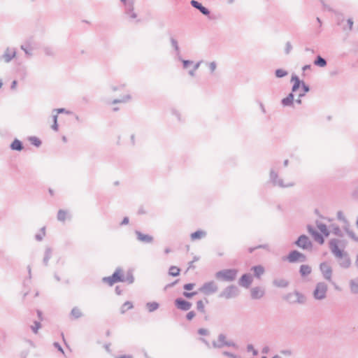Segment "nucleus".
I'll return each instance as SVG.
<instances>
[{
	"mask_svg": "<svg viewBox=\"0 0 358 358\" xmlns=\"http://www.w3.org/2000/svg\"><path fill=\"white\" fill-rule=\"evenodd\" d=\"M291 81L293 83L292 91L299 98L303 96L308 92V87L303 82L301 81L296 76H292Z\"/></svg>",
	"mask_w": 358,
	"mask_h": 358,
	"instance_id": "nucleus-1",
	"label": "nucleus"
},
{
	"mask_svg": "<svg viewBox=\"0 0 358 358\" xmlns=\"http://www.w3.org/2000/svg\"><path fill=\"white\" fill-rule=\"evenodd\" d=\"M238 270L235 268L224 269L218 271L215 276L218 280L231 282L236 278Z\"/></svg>",
	"mask_w": 358,
	"mask_h": 358,
	"instance_id": "nucleus-2",
	"label": "nucleus"
},
{
	"mask_svg": "<svg viewBox=\"0 0 358 358\" xmlns=\"http://www.w3.org/2000/svg\"><path fill=\"white\" fill-rule=\"evenodd\" d=\"M124 280V275L122 269L117 268L115 273L108 277L103 278V282L108 285L109 286L113 285L115 283L119 282H123Z\"/></svg>",
	"mask_w": 358,
	"mask_h": 358,
	"instance_id": "nucleus-3",
	"label": "nucleus"
},
{
	"mask_svg": "<svg viewBox=\"0 0 358 358\" xmlns=\"http://www.w3.org/2000/svg\"><path fill=\"white\" fill-rule=\"evenodd\" d=\"M327 290V287L324 283H318L316 286V288L314 291V296L317 299H322L325 297L326 292Z\"/></svg>",
	"mask_w": 358,
	"mask_h": 358,
	"instance_id": "nucleus-4",
	"label": "nucleus"
},
{
	"mask_svg": "<svg viewBox=\"0 0 358 358\" xmlns=\"http://www.w3.org/2000/svg\"><path fill=\"white\" fill-rule=\"evenodd\" d=\"M217 287L213 282L205 283L201 288L200 291L206 294H210L217 291Z\"/></svg>",
	"mask_w": 358,
	"mask_h": 358,
	"instance_id": "nucleus-5",
	"label": "nucleus"
},
{
	"mask_svg": "<svg viewBox=\"0 0 358 358\" xmlns=\"http://www.w3.org/2000/svg\"><path fill=\"white\" fill-rule=\"evenodd\" d=\"M176 306L181 310H188L192 307V303L187 301H185L182 299H177L175 301Z\"/></svg>",
	"mask_w": 358,
	"mask_h": 358,
	"instance_id": "nucleus-6",
	"label": "nucleus"
},
{
	"mask_svg": "<svg viewBox=\"0 0 358 358\" xmlns=\"http://www.w3.org/2000/svg\"><path fill=\"white\" fill-rule=\"evenodd\" d=\"M287 259L290 262H301L305 259V256L297 251H293L288 255Z\"/></svg>",
	"mask_w": 358,
	"mask_h": 358,
	"instance_id": "nucleus-7",
	"label": "nucleus"
},
{
	"mask_svg": "<svg viewBox=\"0 0 358 358\" xmlns=\"http://www.w3.org/2000/svg\"><path fill=\"white\" fill-rule=\"evenodd\" d=\"M194 287H195V284H194V283H188V284H185L183 286V288H184V289L185 291H191L192 289H194ZM196 294V292H183V296H185L187 299H191L194 296H195Z\"/></svg>",
	"mask_w": 358,
	"mask_h": 358,
	"instance_id": "nucleus-8",
	"label": "nucleus"
},
{
	"mask_svg": "<svg viewBox=\"0 0 358 358\" xmlns=\"http://www.w3.org/2000/svg\"><path fill=\"white\" fill-rule=\"evenodd\" d=\"M321 271L324 276V278L327 280H330L331 277L332 270L331 266L327 263H322L320 265Z\"/></svg>",
	"mask_w": 358,
	"mask_h": 358,
	"instance_id": "nucleus-9",
	"label": "nucleus"
},
{
	"mask_svg": "<svg viewBox=\"0 0 358 358\" xmlns=\"http://www.w3.org/2000/svg\"><path fill=\"white\" fill-rule=\"evenodd\" d=\"M296 243L299 247L304 249L310 246V242L308 238L306 236H301Z\"/></svg>",
	"mask_w": 358,
	"mask_h": 358,
	"instance_id": "nucleus-10",
	"label": "nucleus"
},
{
	"mask_svg": "<svg viewBox=\"0 0 358 358\" xmlns=\"http://www.w3.org/2000/svg\"><path fill=\"white\" fill-rule=\"evenodd\" d=\"M330 248H331V250L332 251V252L336 256V257H341L342 255H343V252L341 251V250H340L338 248V241H336V240H332L331 242H330Z\"/></svg>",
	"mask_w": 358,
	"mask_h": 358,
	"instance_id": "nucleus-11",
	"label": "nucleus"
},
{
	"mask_svg": "<svg viewBox=\"0 0 358 358\" xmlns=\"http://www.w3.org/2000/svg\"><path fill=\"white\" fill-rule=\"evenodd\" d=\"M136 234L137 236L138 240L143 243H151L153 240L152 236L143 234L141 231H136Z\"/></svg>",
	"mask_w": 358,
	"mask_h": 358,
	"instance_id": "nucleus-12",
	"label": "nucleus"
},
{
	"mask_svg": "<svg viewBox=\"0 0 358 358\" xmlns=\"http://www.w3.org/2000/svg\"><path fill=\"white\" fill-rule=\"evenodd\" d=\"M292 303H303L305 301L304 296L299 292H294L289 296Z\"/></svg>",
	"mask_w": 358,
	"mask_h": 358,
	"instance_id": "nucleus-13",
	"label": "nucleus"
},
{
	"mask_svg": "<svg viewBox=\"0 0 358 358\" xmlns=\"http://www.w3.org/2000/svg\"><path fill=\"white\" fill-rule=\"evenodd\" d=\"M252 282V277L248 274H244L239 280V283L241 286L248 287Z\"/></svg>",
	"mask_w": 358,
	"mask_h": 358,
	"instance_id": "nucleus-14",
	"label": "nucleus"
},
{
	"mask_svg": "<svg viewBox=\"0 0 358 358\" xmlns=\"http://www.w3.org/2000/svg\"><path fill=\"white\" fill-rule=\"evenodd\" d=\"M309 232L315 241L318 242L320 244H322L324 243L323 236L318 231L309 229Z\"/></svg>",
	"mask_w": 358,
	"mask_h": 358,
	"instance_id": "nucleus-15",
	"label": "nucleus"
},
{
	"mask_svg": "<svg viewBox=\"0 0 358 358\" xmlns=\"http://www.w3.org/2000/svg\"><path fill=\"white\" fill-rule=\"evenodd\" d=\"M191 4L196 8L199 9L203 14L204 15H208L209 11L208 10L203 7L200 3H199L196 1L192 0L191 1Z\"/></svg>",
	"mask_w": 358,
	"mask_h": 358,
	"instance_id": "nucleus-16",
	"label": "nucleus"
},
{
	"mask_svg": "<svg viewBox=\"0 0 358 358\" xmlns=\"http://www.w3.org/2000/svg\"><path fill=\"white\" fill-rule=\"evenodd\" d=\"M251 295L253 299H259L264 295V291L260 288H254L251 290Z\"/></svg>",
	"mask_w": 358,
	"mask_h": 358,
	"instance_id": "nucleus-17",
	"label": "nucleus"
},
{
	"mask_svg": "<svg viewBox=\"0 0 358 358\" xmlns=\"http://www.w3.org/2000/svg\"><path fill=\"white\" fill-rule=\"evenodd\" d=\"M252 270L254 271L255 275L257 278H259L264 273V268L262 266H253Z\"/></svg>",
	"mask_w": 358,
	"mask_h": 358,
	"instance_id": "nucleus-18",
	"label": "nucleus"
},
{
	"mask_svg": "<svg viewBox=\"0 0 358 358\" xmlns=\"http://www.w3.org/2000/svg\"><path fill=\"white\" fill-rule=\"evenodd\" d=\"M294 100V94L293 92L290 93L286 98H284L282 100V103L285 106H290Z\"/></svg>",
	"mask_w": 358,
	"mask_h": 358,
	"instance_id": "nucleus-19",
	"label": "nucleus"
},
{
	"mask_svg": "<svg viewBox=\"0 0 358 358\" xmlns=\"http://www.w3.org/2000/svg\"><path fill=\"white\" fill-rule=\"evenodd\" d=\"M227 343V337L224 335H220L217 338V341L215 342V346L220 347Z\"/></svg>",
	"mask_w": 358,
	"mask_h": 358,
	"instance_id": "nucleus-20",
	"label": "nucleus"
},
{
	"mask_svg": "<svg viewBox=\"0 0 358 358\" xmlns=\"http://www.w3.org/2000/svg\"><path fill=\"white\" fill-rule=\"evenodd\" d=\"M159 305L157 302L152 301L146 303V308L149 312H153L159 308Z\"/></svg>",
	"mask_w": 358,
	"mask_h": 358,
	"instance_id": "nucleus-21",
	"label": "nucleus"
},
{
	"mask_svg": "<svg viewBox=\"0 0 358 358\" xmlns=\"http://www.w3.org/2000/svg\"><path fill=\"white\" fill-rule=\"evenodd\" d=\"M205 235H206V233L203 231H196L194 233H192L191 234V239L192 241L197 240V239H201L203 236H205Z\"/></svg>",
	"mask_w": 358,
	"mask_h": 358,
	"instance_id": "nucleus-22",
	"label": "nucleus"
},
{
	"mask_svg": "<svg viewBox=\"0 0 358 358\" xmlns=\"http://www.w3.org/2000/svg\"><path fill=\"white\" fill-rule=\"evenodd\" d=\"M300 273L303 276L308 275L311 273V268L308 265H302L300 268Z\"/></svg>",
	"mask_w": 358,
	"mask_h": 358,
	"instance_id": "nucleus-23",
	"label": "nucleus"
},
{
	"mask_svg": "<svg viewBox=\"0 0 358 358\" xmlns=\"http://www.w3.org/2000/svg\"><path fill=\"white\" fill-rule=\"evenodd\" d=\"M133 308V304L130 301L125 302L121 307V313H124L126 311Z\"/></svg>",
	"mask_w": 358,
	"mask_h": 358,
	"instance_id": "nucleus-24",
	"label": "nucleus"
},
{
	"mask_svg": "<svg viewBox=\"0 0 358 358\" xmlns=\"http://www.w3.org/2000/svg\"><path fill=\"white\" fill-rule=\"evenodd\" d=\"M274 284L277 287H284L287 285L288 282L285 279H277L274 281Z\"/></svg>",
	"mask_w": 358,
	"mask_h": 358,
	"instance_id": "nucleus-25",
	"label": "nucleus"
},
{
	"mask_svg": "<svg viewBox=\"0 0 358 358\" xmlns=\"http://www.w3.org/2000/svg\"><path fill=\"white\" fill-rule=\"evenodd\" d=\"M11 148L15 150H21L22 149L21 142L18 140H15L11 144Z\"/></svg>",
	"mask_w": 358,
	"mask_h": 358,
	"instance_id": "nucleus-26",
	"label": "nucleus"
},
{
	"mask_svg": "<svg viewBox=\"0 0 358 358\" xmlns=\"http://www.w3.org/2000/svg\"><path fill=\"white\" fill-rule=\"evenodd\" d=\"M314 63L315 65L320 66V67H324L327 64L325 59L320 56L317 57V59L315 61Z\"/></svg>",
	"mask_w": 358,
	"mask_h": 358,
	"instance_id": "nucleus-27",
	"label": "nucleus"
},
{
	"mask_svg": "<svg viewBox=\"0 0 358 358\" xmlns=\"http://www.w3.org/2000/svg\"><path fill=\"white\" fill-rule=\"evenodd\" d=\"M180 268L177 266H171L169 268V274L172 276H178L180 274Z\"/></svg>",
	"mask_w": 358,
	"mask_h": 358,
	"instance_id": "nucleus-28",
	"label": "nucleus"
},
{
	"mask_svg": "<svg viewBox=\"0 0 358 358\" xmlns=\"http://www.w3.org/2000/svg\"><path fill=\"white\" fill-rule=\"evenodd\" d=\"M196 308L201 313H205V303L202 300H199L196 302Z\"/></svg>",
	"mask_w": 358,
	"mask_h": 358,
	"instance_id": "nucleus-29",
	"label": "nucleus"
},
{
	"mask_svg": "<svg viewBox=\"0 0 358 358\" xmlns=\"http://www.w3.org/2000/svg\"><path fill=\"white\" fill-rule=\"evenodd\" d=\"M67 217V213L65 210H60L58 212L57 218L60 221H64Z\"/></svg>",
	"mask_w": 358,
	"mask_h": 358,
	"instance_id": "nucleus-30",
	"label": "nucleus"
},
{
	"mask_svg": "<svg viewBox=\"0 0 358 358\" xmlns=\"http://www.w3.org/2000/svg\"><path fill=\"white\" fill-rule=\"evenodd\" d=\"M351 290L354 293H358V280L351 282Z\"/></svg>",
	"mask_w": 358,
	"mask_h": 358,
	"instance_id": "nucleus-31",
	"label": "nucleus"
},
{
	"mask_svg": "<svg viewBox=\"0 0 358 358\" xmlns=\"http://www.w3.org/2000/svg\"><path fill=\"white\" fill-rule=\"evenodd\" d=\"M287 74V71L282 69H278L275 71V76L278 78H282Z\"/></svg>",
	"mask_w": 358,
	"mask_h": 358,
	"instance_id": "nucleus-32",
	"label": "nucleus"
},
{
	"mask_svg": "<svg viewBox=\"0 0 358 358\" xmlns=\"http://www.w3.org/2000/svg\"><path fill=\"white\" fill-rule=\"evenodd\" d=\"M34 333L37 334L38 329L41 328V324L39 322H34V324L31 327Z\"/></svg>",
	"mask_w": 358,
	"mask_h": 358,
	"instance_id": "nucleus-33",
	"label": "nucleus"
},
{
	"mask_svg": "<svg viewBox=\"0 0 358 358\" xmlns=\"http://www.w3.org/2000/svg\"><path fill=\"white\" fill-rule=\"evenodd\" d=\"M201 63V62H199L194 64L193 69L189 71V73L191 76H194V71L199 67Z\"/></svg>",
	"mask_w": 358,
	"mask_h": 358,
	"instance_id": "nucleus-34",
	"label": "nucleus"
},
{
	"mask_svg": "<svg viewBox=\"0 0 358 358\" xmlns=\"http://www.w3.org/2000/svg\"><path fill=\"white\" fill-rule=\"evenodd\" d=\"M319 229L324 236H327L329 235V231L324 225L319 226Z\"/></svg>",
	"mask_w": 358,
	"mask_h": 358,
	"instance_id": "nucleus-35",
	"label": "nucleus"
},
{
	"mask_svg": "<svg viewBox=\"0 0 358 358\" xmlns=\"http://www.w3.org/2000/svg\"><path fill=\"white\" fill-rule=\"evenodd\" d=\"M53 122H54V124L52 126V128L53 130L57 131L58 130L57 115H55L53 116Z\"/></svg>",
	"mask_w": 358,
	"mask_h": 358,
	"instance_id": "nucleus-36",
	"label": "nucleus"
},
{
	"mask_svg": "<svg viewBox=\"0 0 358 358\" xmlns=\"http://www.w3.org/2000/svg\"><path fill=\"white\" fill-rule=\"evenodd\" d=\"M15 56V52H11L10 54L6 53L3 57L6 62H9Z\"/></svg>",
	"mask_w": 358,
	"mask_h": 358,
	"instance_id": "nucleus-37",
	"label": "nucleus"
},
{
	"mask_svg": "<svg viewBox=\"0 0 358 358\" xmlns=\"http://www.w3.org/2000/svg\"><path fill=\"white\" fill-rule=\"evenodd\" d=\"M31 143L36 146H39L41 145V141L36 137H32L30 138Z\"/></svg>",
	"mask_w": 358,
	"mask_h": 358,
	"instance_id": "nucleus-38",
	"label": "nucleus"
},
{
	"mask_svg": "<svg viewBox=\"0 0 358 358\" xmlns=\"http://www.w3.org/2000/svg\"><path fill=\"white\" fill-rule=\"evenodd\" d=\"M198 333L201 336H206L208 334V330L206 329L201 328L198 330Z\"/></svg>",
	"mask_w": 358,
	"mask_h": 358,
	"instance_id": "nucleus-39",
	"label": "nucleus"
},
{
	"mask_svg": "<svg viewBox=\"0 0 358 358\" xmlns=\"http://www.w3.org/2000/svg\"><path fill=\"white\" fill-rule=\"evenodd\" d=\"M196 315V313L194 311H189L186 317L188 320H192Z\"/></svg>",
	"mask_w": 358,
	"mask_h": 358,
	"instance_id": "nucleus-40",
	"label": "nucleus"
},
{
	"mask_svg": "<svg viewBox=\"0 0 358 358\" xmlns=\"http://www.w3.org/2000/svg\"><path fill=\"white\" fill-rule=\"evenodd\" d=\"M337 215L339 220L346 222L345 216L343 212H338Z\"/></svg>",
	"mask_w": 358,
	"mask_h": 358,
	"instance_id": "nucleus-41",
	"label": "nucleus"
},
{
	"mask_svg": "<svg viewBox=\"0 0 358 358\" xmlns=\"http://www.w3.org/2000/svg\"><path fill=\"white\" fill-rule=\"evenodd\" d=\"M209 68H210V71L212 73L214 72L215 69H216V64H215V62H210L209 64Z\"/></svg>",
	"mask_w": 358,
	"mask_h": 358,
	"instance_id": "nucleus-42",
	"label": "nucleus"
},
{
	"mask_svg": "<svg viewBox=\"0 0 358 358\" xmlns=\"http://www.w3.org/2000/svg\"><path fill=\"white\" fill-rule=\"evenodd\" d=\"M182 62L185 68H187L189 65L193 64V62L189 60H183Z\"/></svg>",
	"mask_w": 358,
	"mask_h": 358,
	"instance_id": "nucleus-43",
	"label": "nucleus"
},
{
	"mask_svg": "<svg viewBox=\"0 0 358 358\" xmlns=\"http://www.w3.org/2000/svg\"><path fill=\"white\" fill-rule=\"evenodd\" d=\"M56 112H57V113H67V114L70 113V112H69V111L66 110L64 108H59V109H57V110H56Z\"/></svg>",
	"mask_w": 358,
	"mask_h": 358,
	"instance_id": "nucleus-44",
	"label": "nucleus"
},
{
	"mask_svg": "<svg viewBox=\"0 0 358 358\" xmlns=\"http://www.w3.org/2000/svg\"><path fill=\"white\" fill-rule=\"evenodd\" d=\"M348 234L352 238L356 241H358V236H355L353 232L350 231Z\"/></svg>",
	"mask_w": 358,
	"mask_h": 358,
	"instance_id": "nucleus-45",
	"label": "nucleus"
},
{
	"mask_svg": "<svg viewBox=\"0 0 358 358\" xmlns=\"http://www.w3.org/2000/svg\"><path fill=\"white\" fill-rule=\"evenodd\" d=\"M126 101V99H115L113 101L114 103H120V102H124Z\"/></svg>",
	"mask_w": 358,
	"mask_h": 358,
	"instance_id": "nucleus-46",
	"label": "nucleus"
},
{
	"mask_svg": "<svg viewBox=\"0 0 358 358\" xmlns=\"http://www.w3.org/2000/svg\"><path fill=\"white\" fill-rule=\"evenodd\" d=\"M291 48H292V46H291L290 43H287V52H289Z\"/></svg>",
	"mask_w": 358,
	"mask_h": 358,
	"instance_id": "nucleus-47",
	"label": "nucleus"
},
{
	"mask_svg": "<svg viewBox=\"0 0 358 358\" xmlns=\"http://www.w3.org/2000/svg\"><path fill=\"white\" fill-rule=\"evenodd\" d=\"M55 345L57 347V348H58V350H59V351H61V352H63L62 348H61V346H60L59 344L55 343Z\"/></svg>",
	"mask_w": 358,
	"mask_h": 358,
	"instance_id": "nucleus-48",
	"label": "nucleus"
},
{
	"mask_svg": "<svg viewBox=\"0 0 358 358\" xmlns=\"http://www.w3.org/2000/svg\"><path fill=\"white\" fill-rule=\"evenodd\" d=\"M16 84H17V82H16L15 80H14V81L13 82V83H12V86H11V87H12L13 89H15V86H16Z\"/></svg>",
	"mask_w": 358,
	"mask_h": 358,
	"instance_id": "nucleus-49",
	"label": "nucleus"
},
{
	"mask_svg": "<svg viewBox=\"0 0 358 358\" xmlns=\"http://www.w3.org/2000/svg\"><path fill=\"white\" fill-rule=\"evenodd\" d=\"M172 43L173 45V46H175L176 48H178V46H177V43L176 41L174 40H172Z\"/></svg>",
	"mask_w": 358,
	"mask_h": 358,
	"instance_id": "nucleus-50",
	"label": "nucleus"
},
{
	"mask_svg": "<svg viewBox=\"0 0 358 358\" xmlns=\"http://www.w3.org/2000/svg\"><path fill=\"white\" fill-rule=\"evenodd\" d=\"M310 65H306V66H304L303 67V71H306V69H310Z\"/></svg>",
	"mask_w": 358,
	"mask_h": 358,
	"instance_id": "nucleus-51",
	"label": "nucleus"
},
{
	"mask_svg": "<svg viewBox=\"0 0 358 358\" xmlns=\"http://www.w3.org/2000/svg\"><path fill=\"white\" fill-rule=\"evenodd\" d=\"M348 24L350 25V27L352 28L353 22L351 20H348Z\"/></svg>",
	"mask_w": 358,
	"mask_h": 358,
	"instance_id": "nucleus-52",
	"label": "nucleus"
},
{
	"mask_svg": "<svg viewBox=\"0 0 358 358\" xmlns=\"http://www.w3.org/2000/svg\"><path fill=\"white\" fill-rule=\"evenodd\" d=\"M248 349H249L250 350H251V351L252 352V353H253V354H255V353H256L255 350L253 349V348H252V347H248Z\"/></svg>",
	"mask_w": 358,
	"mask_h": 358,
	"instance_id": "nucleus-53",
	"label": "nucleus"
},
{
	"mask_svg": "<svg viewBox=\"0 0 358 358\" xmlns=\"http://www.w3.org/2000/svg\"><path fill=\"white\" fill-rule=\"evenodd\" d=\"M128 222H129V220H128V219H127V218H125V219L124 220V221H123V222H124V223H125V224L128 223Z\"/></svg>",
	"mask_w": 358,
	"mask_h": 358,
	"instance_id": "nucleus-54",
	"label": "nucleus"
},
{
	"mask_svg": "<svg viewBox=\"0 0 358 358\" xmlns=\"http://www.w3.org/2000/svg\"><path fill=\"white\" fill-rule=\"evenodd\" d=\"M165 252H166V253H169L171 252V250L167 248L165 250Z\"/></svg>",
	"mask_w": 358,
	"mask_h": 358,
	"instance_id": "nucleus-55",
	"label": "nucleus"
},
{
	"mask_svg": "<svg viewBox=\"0 0 358 358\" xmlns=\"http://www.w3.org/2000/svg\"><path fill=\"white\" fill-rule=\"evenodd\" d=\"M120 358H131V357H130V356H127V357L124 356V357H121Z\"/></svg>",
	"mask_w": 358,
	"mask_h": 358,
	"instance_id": "nucleus-56",
	"label": "nucleus"
},
{
	"mask_svg": "<svg viewBox=\"0 0 358 358\" xmlns=\"http://www.w3.org/2000/svg\"><path fill=\"white\" fill-rule=\"evenodd\" d=\"M296 102H297L298 103H301V99H296Z\"/></svg>",
	"mask_w": 358,
	"mask_h": 358,
	"instance_id": "nucleus-57",
	"label": "nucleus"
},
{
	"mask_svg": "<svg viewBox=\"0 0 358 358\" xmlns=\"http://www.w3.org/2000/svg\"><path fill=\"white\" fill-rule=\"evenodd\" d=\"M356 224H357V226L358 227V217H357V221H356Z\"/></svg>",
	"mask_w": 358,
	"mask_h": 358,
	"instance_id": "nucleus-58",
	"label": "nucleus"
},
{
	"mask_svg": "<svg viewBox=\"0 0 358 358\" xmlns=\"http://www.w3.org/2000/svg\"><path fill=\"white\" fill-rule=\"evenodd\" d=\"M2 86V82L0 80V88Z\"/></svg>",
	"mask_w": 358,
	"mask_h": 358,
	"instance_id": "nucleus-59",
	"label": "nucleus"
},
{
	"mask_svg": "<svg viewBox=\"0 0 358 358\" xmlns=\"http://www.w3.org/2000/svg\"><path fill=\"white\" fill-rule=\"evenodd\" d=\"M273 358H280L279 356H275Z\"/></svg>",
	"mask_w": 358,
	"mask_h": 358,
	"instance_id": "nucleus-60",
	"label": "nucleus"
},
{
	"mask_svg": "<svg viewBox=\"0 0 358 358\" xmlns=\"http://www.w3.org/2000/svg\"><path fill=\"white\" fill-rule=\"evenodd\" d=\"M357 264L358 266V256H357Z\"/></svg>",
	"mask_w": 358,
	"mask_h": 358,
	"instance_id": "nucleus-61",
	"label": "nucleus"
},
{
	"mask_svg": "<svg viewBox=\"0 0 358 358\" xmlns=\"http://www.w3.org/2000/svg\"><path fill=\"white\" fill-rule=\"evenodd\" d=\"M122 2H125L126 0H121Z\"/></svg>",
	"mask_w": 358,
	"mask_h": 358,
	"instance_id": "nucleus-62",
	"label": "nucleus"
},
{
	"mask_svg": "<svg viewBox=\"0 0 358 358\" xmlns=\"http://www.w3.org/2000/svg\"><path fill=\"white\" fill-rule=\"evenodd\" d=\"M232 1H233V0H230V2H232Z\"/></svg>",
	"mask_w": 358,
	"mask_h": 358,
	"instance_id": "nucleus-63",
	"label": "nucleus"
},
{
	"mask_svg": "<svg viewBox=\"0 0 358 358\" xmlns=\"http://www.w3.org/2000/svg\"><path fill=\"white\" fill-rule=\"evenodd\" d=\"M263 358H266V357H263Z\"/></svg>",
	"mask_w": 358,
	"mask_h": 358,
	"instance_id": "nucleus-64",
	"label": "nucleus"
}]
</instances>
